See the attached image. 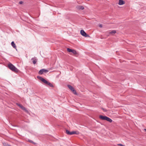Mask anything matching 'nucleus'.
Masks as SVG:
<instances>
[{"instance_id": "aec40b11", "label": "nucleus", "mask_w": 146, "mask_h": 146, "mask_svg": "<svg viewBox=\"0 0 146 146\" xmlns=\"http://www.w3.org/2000/svg\"><path fill=\"white\" fill-rule=\"evenodd\" d=\"M99 27L100 28H102V24H100Z\"/></svg>"}, {"instance_id": "20e7f679", "label": "nucleus", "mask_w": 146, "mask_h": 146, "mask_svg": "<svg viewBox=\"0 0 146 146\" xmlns=\"http://www.w3.org/2000/svg\"><path fill=\"white\" fill-rule=\"evenodd\" d=\"M67 86L70 89L72 92L74 94H77L76 91L72 86L70 85H68Z\"/></svg>"}, {"instance_id": "9d476101", "label": "nucleus", "mask_w": 146, "mask_h": 146, "mask_svg": "<svg viewBox=\"0 0 146 146\" xmlns=\"http://www.w3.org/2000/svg\"><path fill=\"white\" fill-rule=\"evenodd\" d=\"M31 62L35 64L36 63V59L35 58H33L31 60Z\"/></svg>"}, {"instance_id": "39448f33", "label": "nucleus", "mask_w": 146, "mask_h": 146, "mask_svg": "<svg viewBox=\"0 0 146 146\" xmlns=\"http://www.w3.org/2000/svg\"><path fill=\"white\" fill-rule=\"evenodd\" d=\"M48 72V70H47L43 69L40 70L38 72V74L40 75L42 74L44 72L46 73Z\"/></svg>"}, {"instance_id": "6ab92c4d", "label": "nucleus", "mask_w": 146, "mask_h": 146, "mask_svg": "<svg viewBox=\"0 0 146 146\" xmlns=\"http://www.w3.org/2000/svg\"><path fill=\"white\" fill-rule=\"evenodd\" d=\"M23 2L22 1H20L19 2V3L20 4H22L23 3Z\"/></svg>"}, {"instance_id": "a211bd4d", "label": "nucleus", "mask_w": 146, "mask_h": 146, "mask_svg": "<svg viewBox=\"0 0 146 146\" xmlns=\"http://www.w3.org/2000/svg\"><path fill=\"white\" fill-rule=\"evenodd\" d=\"M102 109L105 112H106L107 111V110L106 109H104V108H102Z\"/></svg>"}, {"instance_id": "0eeeda50", "label": "nucleus", "mask_w": 146, "mask_h": 146, "mask_svg": "<svg viewBox=\"0 0 146 146\" xmlns=\"http://www.w3.org/2000/svg\"><path fill=\"white\" fill-rule=\"evenodd\" d=\"M17 105L19 107H20L23 110H24L25 111H27L25 108L22 105H21L19 104H18Z\"/></svg>"}, {"instance_id": "7ed1b4c3", "label": "nucleus", "mask_w": 146, "mask_h": 146, "mask_svg": "<svg viewBox=\"0 0 146 146\" xmlns=\"http://www.w3.org/2000/svg\"><path fill=\"white\" fill-rule=\"evenodd\" d=\"M99 118L102 120H106L110 123H111L112 121V120L111 119L106 116L100 115L99 116Z\"/></svg>"}, {"instance_id": "dca6fc26", "label": "nucleus", "mask_w": 146, "mask_h": 146, "mask_svg": "<svg viewBox=\"0 0 146 146\" xmlns=\"http://www.w3.org/2000/svg\"><path fill=\"white\" fill-rule=\"evenodd\" d=\"M76 134V131H73L71 132L70 135H72L73 134Z\"/></svg>"}, {"instance_id": "6e6552de", "label": "nucleus", "mask_w": 146, "mask_h": 146, "mask_svg": "<svg viewBox=\"0 0 146 146\" xmlns=\"http://www.w3.org/2000/svg\"><path fill=\"white\" fill-rule=\"evenodd\" d=\"M125 3V2L123 0H119V2L118 3L119 5H122L124 4Z\"/></svg>"}, {"instance_id": "f257e3e1", "label": "nucleus", "mask_w": 146, "mask_h": 146, "mask_svg": "<svg viewBox=\"0 0 146 146\" xmlns=\"http://www.w3.org/2000/svg\"><path fill=\"white\" fill-rule=\"evenodd\" d=\"M37 78L39 79L45 85H48L51 88H53L54 87V86L51 83L47 81L45 79L42 77L38 76H37Z\"/></svg>"}, {"instance_id": "f03ea898", "label": "nucleus", "mask_w": 146, "mask_h": 146, "mask_svg": "<svg viewBox=\"0 0 146 146\" xmlns=\"http://www.w3.org/2000/svg\"><path fill=\"white\" fill-rule=\"evenodd\" d=\"M8 67L11 70L15 72H17L19 71L11 63L8 64Z\"/></svg>"}, {"instance_id": "f8f14e48", "label": "nucleus", "mask_w": 146, "mask_h": 146, "mask_svg": "<svg viewBox=\"0 0 146 146\" xmlns=\"http://www.w3.org/2000/svg\"><path fill=\"white\" fill-rule=\"evenodd\" d=\"M71 52L73 53L75 55L78 54V53L76 51L74 50L73 49Z\"/></svg>"}, {"instance_id": "5701e85b", "label": "nucleus", "mask_w": 146, "mask_h": 146, "mask_svg": "<svg viewBox=\"0 0 146 146\" xmlns=\"http://www.w3.org/2000/svg\"><path fill=\"white\" fill-rule=\"evenodd\" d=\"M144 130L146 131V129H144Z\"/></svg>"}, {"instance_id": "1a4fd4ad", "label": "nucleus", "mask_w": 146, "mask_h": 146, "mask_svg": "<svg viewBox=\"0 0 146 146\" xmlns=\"http://www.w3.org/2000/svg\"><path fill=\"white\" fill-rule=\"evenodd\" d=\"M77 8L78 9L80 10H82L84 9V7L83 6L81 5L78 6L77 7Z\"/></svg>"}, {"instance_id": "4be33fe9", "label": "nucleus", "mask_w": 146, "mask_h": 146, "mask_svg": "<svg viewBox=\"0 0 146 146\" xmlns=\"http://www.w3.org/2000/svg\"><path fill=\"white\" fill-rule=\"evenodd\" d=\"M30 141L31 142H32H32H32V141H31V140H30Z\"/></svg>"}, {"instance_id": "2eb2a0df", "label": "nucleus", "mask_w": 146, "mask_h": 146, "mask_svg": "<svg viewBox=\"0 0 146 146\" xmlns=\"http://www.w3.org/2000/svg\"><path fill=\"white\" fill-rule=\"evenodd\" d=\"M116 33V31L115 30H113L111 32L109 33L110 34H115Z\"/></svg>"}, {"instance_id": "ddd939ff", "label": "nucleus", "mask_w": 146, "mask_h": 146, "mask_svg": "<svg viewBox=\"0 0 146 146\" xmlns=\"http://www.w3.org/2000/svg\"><path fill=\"white\" fill-rule=\"evenodd\" d=\"M4 146H11V145L6 143H3Z\"/></svg>"}, {"instance_id": "f3484780", "label": "nucleus", "mask_w": 146, "mask_h": 146, "mask_svg": "<svg viewBox=\"0 0 146 146\" xmlns=\"http://www.w3.org/2000/svg\"><path fill=\"white\" fill-rule=\"evenodd\" d=\"M72 50L68 48H67V51L69 52H71Z\"/></svg>"}, {"instance_id": "423d86ee", "label": "nucleus", "mask_w": 146, "mask_h": 146, "mask_svg": "<svg viewBox=\"0 0 146 146\" xmlns=\"http://www.w3.org/2000/svg\"><path fill=\"white\" fill-rule=\"evenodd\" d=\"M80 33L82 35L85 37H88L89 36V35H87L83 30H82L80 31Z\"/></svg>"}, {"instance_id": "9b49d317", "label": "nucleus", "mask_w": 146, "mask_h": 146, "mask_svg": "<svg viewBox=\"0 0 146 146\" xmlns=\"http://www.w3.org/2000/svg\"><path fill=\"white\" fill-rule=\"evenodd\" d=\"M11 45L15 49H16V46L15 45V44L14 43L13 41L11 43Z\"/></svg>"}, {"instance_id": "412c9836", "label": "nucleus", "mask_w": 146, "mask_h": 146, "mask_svg": "<svg viewBox=\"0 0 146 146\" xmlns=\"http://www.w3.org/2000/svg\"><path fill=\"white\" fill-rule=\"evenodd\" d=\"M118 145H120V146H124L123 145H122V144H118Z\"/></svg>"}, {"instance_id": "4468645a", "label": "nucleus", "mask_w": 146, "mask_h": 146, "mask_svg": "<svg viewBox=\"0 0 146 146\" xmlns=\"http://www.w3.org/2000/svg\"><path fill=\"white\" fill-rule=\"evenodd\" d=\"M66 133L68 135H70L71 132H70L69 130H66Z\"/></svg>"}]
</instances>
